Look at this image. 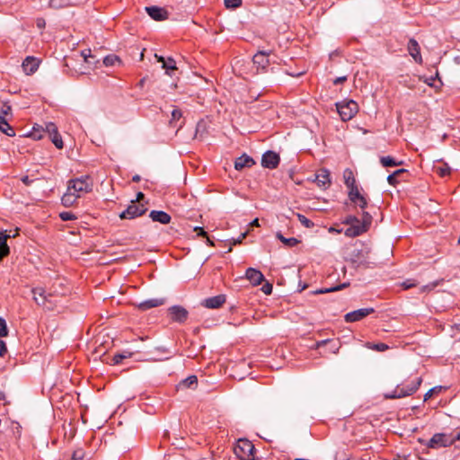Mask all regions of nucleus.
<instances>
[{"label":"nucleus","mask_w":460,"mask_h":460,"mask_svg":"<svg viewBox=\"0 0 460 460\" xmlns=\"http://www.w3.org/2000/svg\"><path fill=\"white\" fill-rule=\"evenodd\" d=\"M373 217L370 213L363 211L361 219H358V223H354L352 226L348 227L345 230V235L353 238L363 234L369 229Z\"/></svg>","instance_id":"nucleus-1"},{"label":"nucleus","mask_w":460,"mask_h":460,"mask_svg":"<svg viewBox=\"0 0 460 460\" xmlns=\"http://www.w3.org/2000/svg\"><path fill=\"white\" fill-rule=\"evenodd\" d=\"M421 383L422 378L420 376L416 377L414 380L411 381V383L405 386L397 385L396 388L391 394H385V398L398 399L410 396L417 392Z\"/></svg>","instance_id":"nucleus-2"},{"label":"nucleus","mask_w":460,"mask_h":460,"mask_svg":"<svg viewBox=\"0 0 460 460\" xmlns=\"http://www.w3.org/2000/svg\"><path fill=\"white\" fill-rule=\"evenodd\" d=\"M67 188L69 191L72 190L74 194H78L79 198L83 193L91 192L93 190V183L88 175L80 178L72 179L68 181Z\"/></svg>","instance_id":"nucleus-3"},{"label":"nucleus","mask_w":460,"mask_h":460,"mask_svg":"<svg viewBox=\"0 0 460 460\" xmlns=\"http://www.w3.org/2000/svg\"><path fill=\"white\" fill-rule=\"evenodd\" d=\"M337 111L343 121H349L358 111V104L353 100H344L336 103Z\"/></svg>","instance_id":"nucleus-4"},{"label":"nucleus","mask_w":460,"mask_h":460,"mask_svg":"<svg viewBox=\"0 0 460 460\" xmlns=\"http://www.w3.org/2000/svg\"><path fill=\"white\" fill-rule=\"evenodd\" d=\"M234 453L242 460H253L255 447L250 440L240 438L234 447Z\"/></svg>","instance_id":"nucleus-5"},{"label":"nucleus","mask_w":460,"mask_h":460,"mask_svg":"<svg viewBox=\"0 0 460 460\" xmlns=\"http://www.w3.org/2000/svg\"><path fill=\"white\" fill-rule=\"evenodd\" d=\"M455 443L454 433H436L425 443L429 448L438 449L440 447H450Z\"/></svg>","instance_id":"nucleus-6"},{"label":"nucleus","mask_w":460,"mask_h":460,"mask_svg":"<svg viewBox=\"0 0 460 460\" xmlns=\"http://www.w3.org/2000/svg\"><path fill=\"white\" fill-rule=\"evenodd\" d=\"M273 53L272 49L258 50L252 58V62L257 68V73H266L270 64L269 57Z\"/></svg>","instance_id":"nucleus-7"},{"label":"nucleus","mask_w":460,"mask_h":460,"mask_svg":"<svg viewBox=\"0 0 460 460\" xmlns=\"http://www.w3.org/2000/svg\"><path fill=\"white\" fill-rule=\"evenodd\" d=\"M147 211L145 204H137L134 200L119 214L120 219H133L144 215Z\"/></svg>","instance_id":"nucleus-8"},{"label":"nucleus","mask_w":460,"mask_h":460,"mask_svg":"<svg viewBox=\"0 0 460 460\" xmlns=\"http://www.w3.org/2000/svg\"><path fill=\"white\" fill-rule=\"evenodd\" d=\"M168 314L172 322L184 323L188 317L189 312L181 305H172L168 308Z\"/></svg>","instance_id":"nucleus-9"},{"label":"nucleus","mask_w":460,"mask_h":460,"mask_svg":"<svg viewBox=\"0 0 460 460\" xmlns=\"http://www.w3.org/2000/svg\"><path fill=\"white\" fill-rule=\"evenodd\" d=\"M314 181H315L317 186L322 190H327L332 183L330 171L326 168L319 169L314 174Z\"/></svg>","instance_id":"nucleus-10"},{"label":"nucleus","mask_w":460,"mask_h":460,"mask_svg":"<svg viewBox=\"0 0 460 460\" xmlns=\"http://www.w3.org/2000/svg\"><path fill=\"white\" fill-rule=\"evenodd\" d=\"M280 162V157L279 154L274 151H267L263 154L261 158V165L264 168L268 169H275L279 166Z\"/></svg>","instance_id":"nucleus-11"},{"label":"nucleus","mask_w":460,"mask_h":460,"mask_svg":"<svg viewBox=\"0 0 460 460\" xmlns=\"http://www.w3.org/2000/svg\"><path fill=\"white\" fill-rule=\"evenodd\" d=\"M348 197L351 203H353L356 207H358L363 211H365L368 206L367 197L361 194L358 189L352 190V191H348Z\"/></svg>","instance_id":"nucleus-12"},{"label":"nucleus","mask_w":460,"mask_h":460,"mask_svg":"<svg viewBox=\"0 0 460 460\" xmlns=\"http://www.w3.org/2000/svg\"><path fill=\"white\" fill-rule=\"evenodd\" d=\"M375 312L374 308H360L345 314L344 319L347 323H354L362 320Z\"/></svg>","instance_id":"nucleus-13"},{"label":"nucleus","mask_w":460,"mask_h":460,"mask_svg":"<svg viewBox=\"0 0 460 460\" xmlns=\"http://www.w3.org/2000/svg\"><path fill=\"white\" fill-rule=\"evenodd\" d=\"M146 11L153 20L158 22L167 20L169 16V13L165 8L156 5L146 6Z\"/></svg>","instance_id":"nucleus-14"},{"label":"nucleus","mask_w":460,"mask_h":460,"mask_svg":"<svg viewBox=\"0 0 460 460\" xmlns=\"http://www.w3.org/2000/svg\"><path fill=\"white\" fill-rule=\"evenodd\" d=\"M226 301V295L220 294L215 296H211L203 300L201 305L206 308L218 309L224 305Z\"/></svg>","instance_id":"nucleus-15"},{"label":"nucleus","mask_w":460,"mask_h":460,"mask_svg":"<svg viewBox=\"0 0 460 460\" xmlns=\"http://www.w3.org/2000/svg\"><path fill=\"white\" fill-rule=\"evenodd\" d=\"M407 50L416 63L420 65L422 64L423 60L420 53V47L415 39L411 38L409 40Z\"/></svg>","instance_id":"nucleus-16"},{"label":"nucleus","mask_w":460,"mask_h":460,"mask_svg":"<svg viewBox=\"0 0 460 460\" xmlns=\"http://www.w3.org/2000/svg\"><path fill=\"white\" fill-rule=\"evenodd\" d=\"M40 66V60L34 57H27L22 64V69L26 75H32L37 71Z\"/></svg>","instance_id":"nucleus-17"},{"label":"nucleus","mask_w":460,"mask_h":460,"mask_svg":"<svg viewBox=\"0 0 460 460\" xmlns=\"http://www.w3.org/2000/svg\"><path fill=\"white\" fill-rule=\"evenodd\" d=\"M245 277L253 286H258L264 280L263 274L253 268H248L245 272Z\"/></svg>","instance_id":"nucleus-18"},{"label":"nucleus","mask_w":460,"mask_h":460,"mask_svg":"<svg viewBox=\"0 0 460 460\" xmlns=\"http://www.w3.org/2000/svg\"><path fill=\"white\" fill-rule=\"evenodd\" d=\"M149 217L154 222H158L163 225H167L172 220L171 216L162 210H152L149 214Z\"/></svg>","instance_id":"nucleus-19"},{"label":"nucleus","mask_w":460,"mask_h":460,"mask_svg":"<svg viewBox=\"0 0 460 460\" xmlns=\"http://www.w3.org/2000/svg\"><path fill=\"white\" fill-rule=\"evenodd\" d=\"M253 164H255L254 160L251 156L244 154L236 158L234 162V169L241 171L244 168H251Z\"/></svg>","instance_id":"nucleus-20"},{"label":"nucleus","mask_w":460,"mask_h":460,"mask_svg":"<svg viewBox=\"0 0 460 460\" xmlns=\"http://www.w3.org/2000/svg\"><path fill=\"white\" fill-rule=\"evenodd\" d=\"M343 179L346 187L348 188V191H352V190L358 189L356 179L353 173V171L349 168H347L343 172Z\"/></svg>","instance_id":"nucleus-21"},{"label":"nucleus","mask_w":460,"mask_h":460,"mask_svg":"<svg viewBox=\"0 0 460 460\" xmlns=\"http://www.w3.org/2000/svg\"><path fill=\"white\" fill-rule=\"evenodd\" d=\"M165 304V298H150L141 302L137 307L142 311L157 307Z\"/></svg>","instance_id":"nucleus-22"},{"label":"nucleus","mask_w":460,"mask_h":460,"mask_svg":"<svg viewBox=\"0 0 460 460\" xmlns=\"http://www.w3.org/2000/svg\"><path fill=\"white\" fill-rule=\"evenodd\" d=\"M21 181L26 185L31 186L36 181H41L42 177L38 170L31 172V173L21 176Z\"/></svg>","instance_id":"nucleus-23"},{"label":"nucleus","mask_w":460,"mask_h":460,"mask_svg":"<svg viewBox=\"0 0 460 460\" xmlns=\"http://www.w3.org/2000/svg\"><path fill=\"white\" fill-rule=\"evenodd\" d=\"M198 385V377L195 375L189 376L187 378L181 380L178 385L177 390L195 388Z\"/></svg>","instance_id":"nucleus-24"},{"label":"nucleus","mask_w":460,"mask_h":460,"mask_svg":"<svg viewBox=\"0 0 460 460\" xmlns=\"http://www.w3.org/2000/svg\"><path fill=\"white\" fill-rule=\"evenodd\" d=\"M78 198V194H74L72 190L69 191V189L67 188L66 192L61 198V203L63 206L68 208L73 206Z\"/></svg>","instance_id":"nucleus-25"},{"label":"nucleus","mask_w":460,"mask_h":460,"mask_svg":"<svg viewBox=\"0 0 460 460\" xmlns=\"http://www.w3.org/2000/svg\"><path fill=\"white\" fill-rule=\"evenodd\" d=\"M8 237L9 235L0 231V260L6 257L10 253V249L6 243Z\"/></svg>","instance_id":"nucleus-26"},{"label":"nucleus","mask_w":460,"mask_h":460,"mask_svg":"<svg viewBox=\"0 0 460 460\" xmlns=\"http://www.w3.org/2000/svg\"><path fill=\"white\" fill-rule=\"evenodd\" d=\"M33 299L39 305H44L47 301L46 291L42 288H35L32 289Z\"/></svg>","instance_id":"nucleus-27"},{"label":"nucleus","mask_w":460,"mask_h":460,"mask_svg":"<svg viewBox=\"0 0 460 460\" xmlns=\"http://www.w3.org/2000/svg\"><path fill=\"white\" fill-rule=\"evenodd\" d=\"M0 131L9 137L15 136L13 128L7 122L5 117L3 115H0Z\"/></svg>","instance_id":"nucleus-28"},{"label":"nucleus","mask_w":460,"mask_h":460,"mask_svg":"<svg viewBox=\"0 0 460 460\" xmlns=\"http://www.w3.org/2000/svg\"><path fill=\"white\" fill-rule=\"evenodd\" d=\"M162 68L165 70V73L168 75L172 76L173 75V72L177 70L175 60L171 57L166 58L165 61L162 65Z\"/></svg>","instance_id":"nucleus-29"},{"label":"nucleus","mask_w":460,"mask_h":460,"mask_svg":"<svg viewBox=\"0 0 460 460\" xmlns=\"http://www.w3.org/2000/svg\"><path fill=\"white\" fill-rule=\"evenodd\" d=\"M380 164L384 167H393V166H400L403 164V161H396L392 156H381L380 157Z\"/></svg>","instance_id":"nucleus-30"},{"label":"nucleus","mask_w":460,"mask_h":460,"mask_svg":"<svg viewBox=\"0 0 460 460\" xmlns=\"http://www.w3.org/2000/svg\"><path fill=\"white\" fill-rule=\"evenodd\" d=\"M406 172H408V171L406 169H398V170L394 171L393 173L388 175L387 182L391 186L395 187L399 183V181L397 180V178Z\"/></svg>","instance_id":"nucleus-31"},{"label":"nucleus","mask_w":460,"mask_h":460,"mask_svg":"<svg viewBox=\"0 0 460 460\" xmlns=\"http://www.w3.org/2000/svg\"><path fill=\"white\" fill-rule=\"evenodd\" d=\"M349 286V282H345V283L334 286V287L330 288L318 289V290L314 291V294H325V293H330V292H335V291L341 290V289H343V288H347Z\"/></svg>","instance_id":"nucleus-32"},{"label":"nucleus","mask_w":460,"mask_h":460,"mask_svg":"<svg viewBox=\"0 0 460 460\" xmlns=\"http://www.w3.org/2000/svg\"><path fill=\"white\" fill-rule=\"evenodd\" d=\"M72 4L71 0H50L49 6L51 8L59 9Z\"/></svg>","instance_id":"nucleus-33"},{"label":"nucleus","mask_w":460,"mask_h":460,"mask_svg":"<svg viewBox=\"0 0 460 460\" xmlns=\"http://www.w3.org/2000/svg\"><path fill=\"white\" fill-rule=\"evenodd\" d=\"M49 138L58 149H62L64 147V143L58 130L50 135Z\"/></svg>","instance_id":"nucleus-34"},{"label":"nucleus","mask_w":460,"mask_h":460,"mask_svg":"<svg viewBox=\"0 0 460 460\" xmlns=\"http://www.w3.org/2000/svg\"><path fill=\"white\" fill-rule=\"evenodd\" d=\"M435 172L440 176V177H446L450 174L451 169L447 164H444L442 165L435 166Z\"/></svg>","instance_id":"nucleus-35"},{"label":"nucleus","mask_w":460,"mask_h":460,"mask_svg":"<svg viewBox=\"0 0 460 460\" xmlns=\"http://www.w3.org/2000/svg\"><path fill=\"white\" fill-rule=\"evenodd\" d=\"M367 347L368 349H374V350H376L379 352H384L389 349V346L384 342H379V343L367 342Z\"/></svg>","instance_id":"nucleus-36"},{"label":"nucleus","mask_w":460,"mask_h":460,"mask_svg":"<svg viewBox=\"0 0 460 460\" xmlns=\"http://www.w3.org/2000/svg\"><path fill=\"white\" fill-rule=\"evenodd\" d=\"M132 353L130 352H125V353H117L112 357V364L113 365H119L122 363L123 359L130 358Z\"/></svg>","instance_id":"nucleus-37"},{"label":"nucleus","mask_w":460,"mask_h":460,"mask_svg":"<svg viewBox=\"0 0 460 460\" xmlns=\"http://www.w3.org/2000/svg\"><path fill=\"white\" fill-rule=\"evenodd\" d=\"M116 63H120L119 58L116 55H109V56L105 57L103 59V64L106 66H115Z\"/></svg>","instance_id":"nucleus-38"},{"label":"nucleus","mask_w":460,"mask_h":460,"mask_svg":"<svg viewBox=\"0 0 460 460\" xmlns=\"http://www.w3.org/2000/svg\"><path fill=\"white\" fill-rule=\"evenodd\" d=\"M31 138L34 140H40L44 136V129L43 128H35L33 127L32 131L29 135Z\"/></svg>","instance_id":"nucleus-39"},{"label":"nucleus","mask_w":460,"mask_h":460,"mask_svg":"<svg viewBox=\"0 0 460 460\" xmlns=\"http://www.w3.org/2000/svg\"><path fill=\"white\" fill-rule=\"evenodd\" d=\"M182 117L181 111L180 109H174L172 111V119L170 120V125L173 128L176 127L175 122L178 121Z\"/></svg>","instance_id":"nucleus-40"},{"label":"nucleus","mask_w":460,"mask_h":460,"mask_svg":"<svg viewBox=\"0 0 460 460\" xmlns=\"http://www.w3.org/2000/svg\"><path fill=\"white\" fill-rule=\"evenodd\" d=\"M297 218L299 222L306 228H312L314 226V222L302 214H297Z\"/></svg>","instance_id":"nucleus-41"},{"label":"nucleus","mask_w":460,"mask_h":460,"mask_svg":"<svg viewBox=\"0 0 460 460\" xmlns=\"http://www.w3.org/2000/svg\"><path fill=\"white\" fill-rule=\"evenodd\" d=\"M444 389L443 386L438 385L429 389L424 395V401H428L433 394H439Z\"/></svg>","instance_id":"nucleus-42"},{"label":"nucleus","mask_w":460,"mask_h":460,"mask_svg":"<svg viewBox=\"0 0 460 460\" xmlns=\"http://www.w3.org/2000/svg\"><path fill=\"white\" fill-rule=\"evenodd\" d=\"M43 129H44V134L47 133L49 137L50 135H52L53 133H56V131H58V127L53 122H48V123H46V127Z\"/></svg>","instance_id":"nucleus-43"},{"label":"nucleus","mask_w":460,"mask_h":460,"mask_svg":"<svg viewBox=\"0 0 460 460\" xmlns=\"http://www.w3.org/2000/svg\"><path fill=\"white\" fill-rule=\"evenodd\" d=\"M84 450L83 448H77L73 452L70 460H84Z\"/></svg>","instance_id":"nucleus-44"},{"label":"nucleus","mask_w":460,"mask_h":460,"mask_svg":"<svg viewBox=\"0 0 460 460\" xmlns=\"http://www.w3.org/2000/svg\"><path fill=\"white\" fill-rule=\"evenodd\" d=\"M59 217L63 221H71L76 219V216L70 211H64L59 214Z\"/></svg>","instance_id":"nucleus-45"},{"label":"nucleus","mask_w":460,"mask_h":460,"mask_svg":"<svg viewBox=\"0 0 460 460\" xmlns=\"http://www.w3.org/2000/svg\"><path fill=\"white\" fill-rule=\"evenodd\" d=\"M8 335V328L6 322L4 318L0 317V337H6Z\"/></svg>","instance_id":"nucleus-46"},{"label":"nucleus","mask_w":460,"mask_h":460,"mask_svg":"<svg viewBox=\"0 0 460 460\" xmlns=\"http://www.w3.org/2000/svg\"><path fill=\"white\" fill-rule=\"evenodd\" d=\"M242 0H225V5L226 8H237L241 6Z\"/></svg>","instance_id":"nucleus-47"},{"label":"nucleus","mask_w":460,"mask_h":460,"mask_svg":"<svg viewBox=\"0 0 460 460\" xmlns=\"http://www.w3.org/2000/svg\"><path fill=\"white\" fill-rule=\"evenodd\" d=\"M401 286L403 289L407 290L417 286V283L412 279H407L403 281Z\"/></svg>","instance_id":"nucleus-48"},{"label":"nucleus","mask_w":460,"mask_h":460,"mask_svg":"<svg viewBox=\"0 0 460 460\" xmlns=\"http://www.w3.org/2000/svg\"><path fill=\"white\" fill-rule=\"evenodd\" d=\"M300 243L299 240H297L296 238L295 237H290V238H287L285 240V243L284 244L288 247H294L296 246V244H298Z\"/></svg>","instance_id":"nucleus-49"},{"label":"nucleus","mask_w":460,"mask_h":460,"mask_svg":"<svg viewBox=\"0 0 460 460\" xmlns=\"http://www.w3.org/2000/svg\"><path fill=\"white\" fill-rule=\"evenodd\" d=\"M12 426H13L14 436L17 438H19L21 437V430H22L21 425L18 422L13 421Z\"/></svg>","instance_id":"nucleus-50"},{"label":"nucleus","mask_w":460,"mask_h":460,"mask_svg":"<svg viewBox=\"0 0 460 460\" xmlns=\"http://www.w3.org/2000/svg\"><path fill=\"white\" fill-rule=\"evenodd\" d=\"M358 219L357 217L355 216H348L346 217V218L343 220V224L345 225H349V226H352V224L354 223H358Z\"/></svg>","instance_id":"nucleus-51"},{"label":"nucleus","mask_w":460,"mask_h":460,"mask_svg":"<svg viewBox=\"0 0 460 460\" xmlns=\"http://www.w3.org/2000/svg\"><path fill=\"white\" fill-rule=\"evenodd\" d=\"M273 287L270 283L267 282L261 287V290L266 295H270L272 293Z\"/></svg>","instance_id":"nucleus-52"},{"label":"nucleus","mask_w":460,"mask_h":460,"mask_svg":"<svg viewBox=\"0 0 460 460\" xmlns=\"http://www.w3.org/2000/svg\"><path fill=\"white\" fill-rule=\"evenodd\" d=\"M194 232L197 233V235L198 236H201V237H204V236H207V232L204 230L203 227L201 226H195L194 229H193Z\"/></svg>","instance_id":"nucleus-53"},{"label":"nucleus","mask_w":460,"mask_h":460,"mask_svg":"<svg viewBox=\"0 0 460 460\" xmlns=\"http://www.w3.org/2000/svg\"><path fill=\"white\" fill-rule=\"evenodd\" d=\"M347 80H348L347 75L339 76L333 80V84L338 85V84L345 83Z\"/></svg>","instance_id":"nucleus-54"},{"label":"nucleus","mask_w":460,"mask_h":460,"mask_svg":"<svg viewBox=\"0 0 460 460\" xmlns=\"http://www.w3.org/2000/svg\"><path fill=\"white\" fill-rule=\"evenodd\" d=\"M247 232L243 233L237 239H234L232 242V245H236L242 243V241L246 237Z\"/></svg>","instance_id":"nucleus-55"},{"label":"nucleus","mask_w":460,"mask_h":460,"mask_svg":"<svg viewBox=\"0 0 460 460\" xmlns=\"http://www.w3.org/2000/svg\"><path fill=\"white\" fill-rule=\"evenodd\" d=\"M7 352L6 344L4 341L0 340V356L4 357Z\"/></svg>","instance_id":"nucleus-56"},{"label":"nucleus","mask_w":460,"mask_h":460,"mask_svg":"<svg viewBox=\"0 0 460 460\" xmlns=\"http://www.w3.org/2000/svg\"><path fill=\"white\" fill-rule=\"evenodd\" d=\"M10 112H11V106L4 105V108L1 111V114L0 115H3L4 117H5Z\"/></svg>","instance_id":"nucleus-57"},{"label":"nucleus","mask_w":460,"mask_h":460,"mask_svg":"<svg viewBox=\"0 0 460 460\" xmlns=\"http://www.w3.org/2000/svg\"><path fill=\"white\" fill-rule=\"evenodd\" d=\"M144 198H145L144 193H142V192H140V191H139V192L137 194V199H136L135 202H136L137 204H142V203H141V201L144 199Z\"/></svg>","instance_id":"nucleus-58"},{"label":"nucleus","mask_w":460,"mask_h":460,"mask_svg":"<svg viewBox=\"0 0 460 460\" xmlns=\"http://www.w3.org/2000/svg\"><path fill=\"white\" fill-rule=\"evenodd\" d=\"M329 342H331L330 340L320 341L316 342L315 347H316V349H319L320 347H322V346H323V345H325V344H327Z\"/></svg>","instance_id":"nucleus-59"},{"label":"nucleus","mask_w":460,"mask_h":460,"mask_svg":"<svg viewBox=\"0 0 460 460\" xmlns=\"http://www.w3.org/2000/svg\"><path fill=\"white\" fill-rule=\"evenodd\" d=\"M276 237L282 243H285V240L287 239L285 236H283V234L280 233V232H278L276 234Z\"/></svg>","instance_id":"nucleus-60"},{"label":"nucleus","mask_w":460,"mask_h":460,"mask_svg":"<svg viewBox=\"0 0 460 460\" xmlns=\"http://www.w3.org/2000/svg\"><path fill=\"white\" fill-rule=\"evenodd\" d=\"M276 237L282 243H285V240L287 239L285 236H283V234L280 233V232H278L276 234Z\"/></svg>","instance_id":"nucleus-61"},{"label":"nucleus","mask_w":460,"mask_h":460,"mask_svg":"<svg viewBox=\"0 0 460 460\" xmlns=\"http://www.w3.org/2000/svg\"><path fill=\"white\" fill-rule=\"evenodd\" d=\"M155 58L157 60V62L162 63V65L164 64V62L166 59L164 57L157 55V54L155 55Z\"/></svg>","instance_id":"nucleus-62"},{"label":"nucleus","mask_w":460,"mask_h":460,"mask_svg":"<svg viewBox=\"0 0 460 460\" xmlns=\"http://www.w3.org/2000/svg\"><path fill=\"white\" fill-rule=\"evenodd\" d=\"M207 240H206V243L208 246H211V247H214L215 246V243L208 237V235L207 234V236H204Z\"/></svg>","instance_id":"nucleus-63"},{"label":"nucleus","mask_w":460,"mask_h":460,"mask_svg":"<svg viewBox=\"0 0 460 460\" xmlns=\"http://www.w3.org/2000/svg\"><path fill=\"white\" fill-rule=\"evenodd\" d=\"M393 460H407V456L397 455Z\"/></svg>","instance_id":"nucleus-64"}]
</instances>
